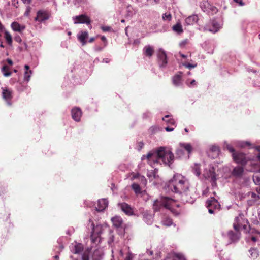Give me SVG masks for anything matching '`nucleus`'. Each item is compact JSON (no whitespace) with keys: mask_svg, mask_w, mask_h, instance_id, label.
<instances>
[{"mask_svg":"<svg viewBox=\"0 0 260 260\" xmlns=\"http://www.w3.org/2000/svg\"><path fill=\"white\" fill-rule=\"evenodd\" d=\"M94 40H95V38L94 37H92V38H90L89 42L90 43H92L94 41Z\"/></svg>","mask_w":260,"mask_h":260,"instance_id":"63","label":"nucleus"},{"mask_svg":"<svg viewBox=\"0 0 260 260\" xmlns=\"http://www.w3.org/2000/svg\"><path fill=\"white\" fill-rule=\"evenodd\" d=\"M217 12L218 9H217V8L210 4L209 12H207V13H211V14H214L216 13Z\"/></svg>","mask_w":260,"mask_h":260,"instance_id":"48","label":"nucleus"},{"mask_svg":"<svg viewBox=\"0 0 260 260\" xmlns=\"http://www.w3.org/2000/svg\"><path fill=\"white\" fill-rule=\"evenodd\" d=\"M5 38L8 44L11 45L12 43V38L11 34L7 31H5Z\"/></svg>","mask_w":260,"mask_h":260,"instance_id":"43","label":"nucleus"},{"mask_svg":"<svg viewBox=\"0 0 260 260\" xmlns=\"http://www.w3.org/2000/svg\"><path fill=\"white\" fill-rule=\"evenodd\" d=\"M179 194L181 195V200L183 203H189L191 204L193 203L194 200L191 196L189 189L188 190H186L185 192L180 193Z\"/></svg>","mask_w":260,"mask_h":260,"instance_id":"15","label":"nucleus"},{"mask_svg":"<svg viewBox=\"0 0 260 260\" xmlns=\"http://www.w3.org/2000/svg\"><path fill=\"white\" fill-rule=\"evenodd\" d=\"M224 147L232 153L233 158L236 163L243 166L246 165V170L248 168H250V161L255 159V157L249 158L247 157L245 154L243 153H235L233 147L226 142L224 143Z\"/></svg>","mask_w":260,"mask_h":260,"instance_id":"4","label":"nucleus"},{"mask_svg":"<svg viewBox=\"0 0 260 260\" xmlns=\"http://www.w3.org/2000/svg\"><path fill=\"white\" fill-rule=\"evenodd\" d=\"M251 257L253 258H256L258 256V251L256 248H251L249 250Z\"/></svg>","mask_w":260,"mask_h":260,"instance_id":"42","label":"nucleus"},{"mask_svg":"<svg viewBox=\"0 0 260 260\" xmlns=\"http://www.w3.org/2000/svg\"><path fill=\"white\" fill-rule=\"evenodd\" d=\"M119 206L126 215L129 216L133 215V210L127 204L125 203H120L119 204Z\"/></svg>","mask_w":260,"mask_h":260,"instance_id":"18","label":"nucleus"},{"mask_svg":"<svg viewBox=\"0 0 260 260\" xmlns=\"http://www.w3.org/2000/svg\"><path fill=\"white\" fill-rule=\"evenodd\" d=\"M132 187L136 193L138 194L141 193V188L139 184L137 183H133L132 185Z\"/></svg>","mask_w":260,"mask_h":260,"instance_id":"45","label":"nucleus"},{"mask_svg":"<svg viewBox=\"0 0 260 260\" xmlns=\"http://www.w3.org/2000/svg\"><path fill=\"white\" fill-rule=\"evenodd\" d=\"M89 252H84L82 254V260H89Z\"/></svg>","mask_w":260,"mask_h":260,"instance_id":"50","label":"nucleus"},{"mask_svg":"<svg viewBox=\"0 0 260 260\" xmlns=\"http://www.w3.org/2000/svg\"><path fill=\"white\" fill-rule=\"evenodd\" d=\"M15 40L17 42H21V39L20 36H17L15 37Z\"/></svg>","mask_w":260,"mask_h":260,"instance_id":"58","label":"nucleus"},{"mask_svg":"<svg viewBox=\"0 0 260 260\" xmlns=\"http://www.w3.org/2000/svg\"><path fill=\"white\" fill-rule=\"evenodd\" d=\"M174 127H170V126H167L165 128V129L166 131H168V132H170V131H172L174 130Z\"/></svg>","mask_w":260,"mask_h":260,"instance_id":"57","label":"nucleus"},{"mask_svg":"<svg viewBox=\"0 0 260 260\" xmlns=\"http://www.w3.org/2000/svg\"><path fill=\"white\" fill-rule=\"evenodd\" d=\"M248 221L244 219L243 216L239 215L236 217L235 219V222L233 226L235 231H239L241 229H243L246 232H248Z\"/></svg>","mask_w":260,"mask_h":260,"instance_id":"8","label":"nucleus"},{"mask_svg":"<svg viewBox=\"0 0 260 260\" xmlns=\"http://www.w3.org/2000/svg\"><path fill=\"white\" fill-rule=\"evenodd\" d=\"M77 38L82 45H85L87 43L86 39L88 38V32L86 31H82L78 34Z\"/></svg>","mask_w":260,"mask_h":260,"instance_id":"24","label":"nucleus"},{"mask_svg":"<svg viewBox=\"0 0 260 260\" xmlns=\"http://www.w3.org/2000/svg\"><path fill=\"white\" fill-rule=\"evenodd\" d=\"M142 160L147 159L148 163L153 168L161 161L166 165H170L174 160V156L171 149L166 147H159L156 150L149 152L143 155Z\"/></svg>","mask_w":260,"mask_h":260,"instance_id":"1","label":"nucleus"},{"mask_svg":"<svg viewBox=\"0 0 260 260\" xmlns=\"http://www.w3.org/2000/svg\"><path fill=\"white\" fill-rule=\"evenodd\" d=\"M223 25L222 21L219 19H214L211 20L204 27V31H209L212 33L218 32L221 28Z\"/></svg>","mask_w":260,"mask_h":260,"instance_id":"7","label":"nucleus"},{"mask_svg":"<svg viewBox=\"0 0 260 260\" xmlns=\"http://www.w3.org/2000/svg\"><path fill=\"white\" fill-rule=\"evenodd\" d=\"M104 256L103 250L101 248L95 250L92 254V260H101Z\"/></svg>","mask_w":260,"mask_h":260,"instance_id":"27","label":"nucleus"},{"mask_svg":"<svg viewBox=\"0 0 260 260\" xmlns=\"http://www.w3.org/2000/svg\"><path fill=\"white\" fill-rule=\"evenodd\" d=\"M172 29L174 31H175L178 34H180V33H181L183 32V29H182V25L179 23H178L176 24H175V25H174L172 27Z\"/></svg>","mask_w":260,"mask_h":260,"instance_id":"41","label":"nucleus"},{"mask_svg":"<svg viewBox=\"0 0 260 260\" xmlns=\"http://www.w3.org/2000/svg\"><path fill=\"white\" fill-rule=\"evenodd\" d=\"M157 56L159 60L161 62L162 64H164L167 63V55L162 49L160 48L158 49L157 52Z\"/></svg>","mask_w":260,"mask_h":260,"instance_id":"26","label":"nucleus"},{"mask_svg":"<svg viewBox=\"0 0 260 260\" xmlns=\"http://www.w3.org/2000/svg\"><path fill=\"white\" fill-rule=\"evenodd\" d=\"M102 30L104 32L109 31L111 29V27L108 26H102Z\"/></svg>","mask_w":260,"mask_h":260,"instance_id":"52","label":"nucleus"},{"mask_svg":"<svg viewBox=\"0 0 260 260\" xmlns=\"http://www.w3.org/2000/svg\"><path fill=\"white\" fill-rule=\"evenodd\" d=\"M250 233L251 234V239L253 242H255L258 240V238L260 237V232L252 229L250 230Z\"/></svg>","mask_w":260,"mask_h":260,"instance_id":"30","label":"nucleus"},{"mask_svg":"<svg viewBox=\"0 0 260 260\" xmlns=\"http://www.w3.org/2000/svg\"><path fill=\"white\" fill-rule=\"evenodd\" d=\"M153 214L145 211L143 213V220L148 225H151L153 221Z\"/></svg>","mask_w":260,"mask_h":260,"instance_id":"21","label":"nucleus"},{"mask_svg":"<svg viewBox=\"0 0 260 260\" xmlns=\"http://www.w3.org/2000/svg\"><path fill=\"white\" fill-rule=\"evenodd\" d=\"M101 39L102 41L105 43V46H106L107 44L106 38L105 36H103L101 37Z\"/></svg>","mask_w":260,"mask_h":260,"instance_id":"55","label":"nucleus"},{"mask_svg":"<svg viewBox=\"0 0 260 260\" xmlns=\"http://www.w3.org/2000/svg\"><path fill=\"white\" fill-rule=\"evenodd\" d=\"M186 84L189 87H191L196 86L197 82L195 80H192L189 83L188 82V81H186Z\"/></svg>","mask_w":260,"mask_h":260,"instance_id":"51","label":"nucleus"},{"mask_svg":"<svg viewBox=\"0 0 260 260\" xmlns=\"http://www.w3.org/2000/svg\"><path fill=\"white\" fill-rule=\"evenodd\" d=\"M108 202L105 199H102L98 200L96 210L101 212L105 210L108 206Z\"/></svg>","mask_w":260,"mask_h":260,"instance_id":"20","label":"nucleus"},{"mask_svg":"<svg viewBox=\"0 0 260 260\" xmlns=\"http://www.w3.org/2000/svg\"><path fill=\"white\" fill-rule=\"evenodd\" d=\"M162 223L163 225L165 226H169L172 224L173 222L171 218L169 217H166L163 219V220L162 221Z\"/></svg>","mask_w":260,"mask_h":260,"instance_id":"44","label":"nucleus"},{"mask_svg":"<svg viewBox=\"0 0 260 260\" xmlns=\"http://www.w3.org/2000/svg\"><path fill=\"white\" fill-rule=\"evenodd\" d=\"M138 177L139 178V179L141 180V181L143 182V184H146V182H147L146 179L143 176H140L138 174L134 175L132 176V179H135L136 178H138Z\"/></svg>","mask_w":260,"mask_h":260,"instance_id":"47","label":"nucleus"},{"mask_svg":"<svg viewBox=\"0 0 260 260\" xmlns=\"http://www.w3.org/2000/svg\"><path fill=\"white\" fill-rule=\"evenodd\" d=\"M255 149L259 154L255 156V159L250 161V168H248L247 171L254 172L253 181L254 183L259 185L256 188L257 192L260 194V146H257Z\"/></svg>","mask_w":260,"mask_h":260,"instance_id":"3","label":"nucleus"},{"mask_svg":"<svg viewBox=\"0 0 260 260\" xmlns=\"http://www.w3.org/2000/svg\"><path fill=\"white\" fill-rule=\"evenodd\" d=\"M74 23H86V24H90V20L89 18L85 15H81L79 16H76L73 18Z\"/></svg>","mask_w":260,"mask_h":260,"instance_id":"14","label":"nucleus"},{"mask_svg":"<svg viewBox=\"0 0 260 260\" xmlns=\"http://www.w3.org/2000/svg\"><path fill=\"white\" fill-rule=\"evenodd\" d=\"M180 146L181 148L185 149L188 153L187 157H189V154L191 153L192 150V147L189 143H180Z\"/></svg>","mask_w":260,"mask_h":260,"instance_id":"33","label":"nucleus"},{"mask_svg":"<svg viewBox=\"0 0 260 260\" xmlns=\"http://www.w3.org/2000/svg\"><path fill=\"white\" fill-rule=\"evenodd\" d=\"M210 151L214 153V156H213V158L216 157L219 155L220 153V149L218 146L217 145H212L210 148Z\"/></svg>","mask_w":260,"mask_h":260,"instance_id":"36","label":"nucleus"},{"mask_svg":"<svg viewBox=\"0 0 260 260\" xmlns=\"http://www.w3.org/2000/svg\"><path fill=\"white\" fill-rule=\"evenodd\" d=\"M154 52V47L150 45H146L143 49V54L148 57H151Z\"/></svg>","mask_w":260,"mask_h":260,"instance_id":"22","label":"nucleus"},{"mask_svg":"<svg viewBox=\"0 0 260 260\" xmlns=\"http://www.w3.org/2000/svg\"><path fill=\"white\" fill-rule=\"evenodd\" d=\"M183 73L178 72L172 78V83L173 85L176 87L180 86L182 84V76Z\"/></svg>","mask_w":260,"mask_h":260,"instance_id":"17","label":"nucleus"},{"mask_svg":"<svg viewBox=\"0 0 260 260\" xmlns=\"http://www.w3.org/2000/svg\"><path fill=\"white\" fill-rule=\"evenodd\" d=\"M2 97L8 106L12 104V100L13 97V92L12 89L8 87H2Z\"/></svg>","mask_w":260,"mask_h":260,"instance_id":"9","label":"nucleus"},{"mask_svg":"<svg viewBox=\"0 0 260 260\" xmlns=\"http://www.w3.org/2000/svg\"><path fill=\"white\" fill-rule=\"evenodd\" d=\"M10 66H3L2 72L5 77H9L11 75V72L9 71Z\"/></svg>","mask_w":260,"mask_h":260,"instance_id":"40","label":"nucleus"},{"mask_svg":"<svg viewBox=\"0 0 260 260\" xmlns=\"http://www.w3.org/2000/svg\"><path fill=\"white\" fill-rule=\"evenodd\" d=\"M165 260H185L184 257L180 254H178L176 255L175 259L172 257L171 255L168 256Z\"/></svg>","mask_w":260,"mask_h":260,"instance_id":"39","label":"nucleus"},{"mask_svg":"<svg viewBox=\"0 0 260 260\" xmlns=\"http://www.w3.org/2000/svg\"><path fill=\"white\" fill-rule=\"evenodd\" d=\"M203 175L205 178L211 179L213 183H215L216 180L215 169L213 167L210 166L208 169L206 168L204 171Z\"/></svg>","mask_w":260,"mask_h":260,"instance_id":"11","label":"nucleus"},{"mask_svg":"<svg viewBox=\"0 0 260 260\" xmlns=\"http://www.w3.org/2000/svg\"><path fill=\"white\" fill-rule=\"evenodd\" d=\"M72 118L77 122H79L80 120L82 112L81 110L78 107H74L72 109L71 111Z\"/></svg>","mask_w":260,"mask_h":260,"instance_id":"16","label":"nucleus"},{"mask_svg":"<svg viewBox=\"0 0 260 260\" xmlns=\"http://www.w3.org/2000/svg\"><path fill=\"white\" fill-rule=\"evenodd\" d=\"M172 16L170 13H166L162 15V19L164 20L170 21L171 20Z\"/></svg>","mask_w":260,"mask_h":260,"instance_id":"49","label":"nucleus"},{"mask_svg":"<svg viewBox=\"0 0 260 260\" xmlns=\"http://www.w3.org/2000/svg\"><path fill=\"white\" fill-rule=\"evenodd\" d=\"M198 21V16L197 15H192L188 16L185 20V23L187 25L194 24Z\"/></svg>","mask_w":260,"mask_h":260,"instance_id":"28","label":"nucleus"},{"mask_svg":"<svg viewBox=\"0 0 260 260\" xmlns=\"http://www.w3.org/2000/svg\"><path fill=\"white\" fill-rule=\"evenodd\" d=\"M235 2L238 4L239 6H243L244 5V3L242 2V0H233Z\"/></svg>","mask_w":260,"mask_h":260,"instance_id":"53","label":"nucleus"},{"mask_svg":"<svg viewBox=\"0 0 260 260\" xmlns=\"http://www.w3.org/2000/svg\"><path fill=\"white\" fill-rule=\"evenodd\" d=\"M231 173L236 178H241L244 174V168L242 166H236L233 169Z\"/></svg>","mask_w":260,"mask_h":260,"instance_id":"19","label":"nucleus"},{"mask_svg":"<svg viewBox=\"0 0 260 260\" xmlns=\"http://www.w3.org/2000/svg\"><path fill=\"white\" fill-rule=\"evenodd\" d=\"M22 2L24 3H25V4H29L30 3L31 0H22Z\"/></svg>","mask_w":260,"mask_h":260,"instance_id":"62","label":"nucleus"},{"mask_svg":"<svg viewBox=\"0 0 260 260\" xmlns=\"http://www.w3.org/2000/svg\"><path fill=\"white\" fill-rule=\"evenodd\" d=\"M233 144L238 147L244 148L245 147H249L251 146V144L248 141H235L233 142Z\"/></svg>","mask_w":260,"mask_h":260,"instance_id":"32","label":"nucleus"},{"mask_svg":"<svg viewBox=\"0 0 260 260\" xmlns=\"http://www.w3.org/2000/svg\"><path fill=\"white\" fill-rule=\"evenodd\" d=\"M256 218L259 220V222H260V208L257 210V216H256Z\"/></svg>","mask_w":260,"mask_h":260,"instance_id":"60","label":"nucleus"},{"mask_svg":"<svg viewBox=\"0 0 260 260\" xmlns=\"http://www.w3.org/2000/svg\"><path fill=\"white\" fill-rule=\"evenodd\" d=\"M228 236L232 241L235 242L240 238V235L238 233L235 234L233 231H230L228 232Z\"/></svg>","mask_w":260,"mask_h":260,"instance_id":"35","label":"nucleus"},{"mask_svg":"<svg viewBox=\"0 0 260 260\" xmlns=\"http://www.w3.org/2000/svg\"><path fill=\"white\" fill-rule=\"evenodd\" d=\"M110 59L109 58H104L103 59L102 63H110Z\"/></svg>","mask_w":260,"mask_h":260,"instance_id":"54","label":"nucleus"},{"mask_svg":"<svg viewBox=\"0 0 260 260\" xmlns=\"http://www.w3.org/2000/svg\"><path fill=\"white\" fill-rule=\"evenodd\" d=\"M49 18V14L44 10H39L37 12V16L35 18L36 21L42 22L48 19Z\"/></svg>","mask_w":260,"mask_h":260,"instance_id":"13","label":"nucleus"},{"mask_svg":"<svg viewBox=\"0 0 260 260\" xmlns=\"http://www.w3.org/2000/svg\"><path fill=\"white\" fill-rule=\"evenodd\" d=\"M24 80L27 82H28L30 80L32 72L30 70L29 66H24Z\"/></svg>","mask_w":260,"mask_h":260,"instance_id":"31","label":"nucleus"},{"mask_svg":"<svg viewBox=\"0 0 260 260\" xmlns=\"http://www.w3.org/2000/svg\"><path fill=\"white\" fill-rule=\"evenodd\" d=\"M113 225L116 228H120L122 224V219L120 216H116L111 218Z\"/></svg>","mask_w":260,"mask_h":260,"instance_id":"29","label":"nucleus"},{"mask_svg":"<svg viewBox=\"0 0 260 260\" xmlns=\"http://www.w3.org/2000/svg\"><path fill=\"white\" fill-rule=\"evenodd\" d=\"M89 223L88 224V228L89 226L91 228L92 231L91 235V239L93 243L99 242L100 240V235L103 232L106 230H109L107 225L105 224H97L95 226L92 222L90 219L89 221Z\"/></svg>","mask_w":260,"mask_h":260,"instance_id":"6","label":"nucleus"},{"mask_svg":"<svg viewBox=\"0 0 260 260\" xmlns=\"http://www.w3.org/2000/svg\"><path fill=\"white\" fill-rule=\"evenodd\" d=\"M12 29L19 33H22L25 29V26L24 25H21L17 22H13L11 25Z\"/></svg>","mask_w":260,"mask_h":260,"instance_id":"25","label":"nucleus"},{"mask_svg":"<svg viewBox=\"0 0 260 260\" xmlns=\"http://www.w3.org/2000/svg\"><path fill=\"white\" fill-rule=\"evenodd\" d=\"M187 43V40H185L183 41H182L180 44V45L181 46L185 45Z\"/></svg>","mask_w":260,"mask_h":260,"instance_id":"61","label":"nucleus"},{"mask_svg":"<svg viewBox=\"0 0 260 260\" xmlns=\"http://www.w3.org/2000/svg\"><path fill=\"white\" fill-rule=\"evenodd\" d=\"M176 207H178L179 204L175 200L168 197H161L159 199L156 200L153 204V209L155 211H159L164 207L173 212Z\"/></svg>","mask_w":260,"mask_h":260,"instance_id":"5","label":"nucleus"},{"mask_svg":"<svg viewBox=\"0 0 260 260\" xmlns=\"http://www.w3.org/2000/svg\"><path fill=\"white\" fill-rule=\"evenodd\" d=\"M170 115H167L162 118V120L167 124H171V125L174 126V127H175V121L173 118H170Z\"/></svg>","mask_w":260,"mask_h":260,"instance_id":"37","label":"nucleus"},{"mask_svg":"<svg viewBox=\"0 0 260 260\" xmlns=\"http://www.w3.org/2000/svg\"><path fill=\"white\" fill-rule=\"evenodd\" d=\"M210 4L207 1H203L200 4V7L205 12H209Z\"/></svg>","mask_w":260,"mask_h":260,"instance_id":"34","label":"nucleus"},{"mask_svg":"<svg viewBox=\"0 0 260 260\" xmlns=\"http://www.w3.org/2000/svg\"><path fill=\"white\" fill-rule=\"evenodd\" d=\"M146 253L148 255H152L153 254V252L150 250H147Z\"/></svg>","mask_w":260,"mask_h":260,"instance_id":"59","label":"nucleus"},{"mask_svg":"<svg viewBox=\"0 0 260 260\" xmlns=\"http://www.w3.org/2000/svg\"><path fill=\"white\" fill-rule=\"evenodd\" d=\"M30 9H31V8L29 6L27 7L26 12L25 13V15H29V13L30 12Z\"/></svg>","mask_w":260,"mask_h":260,"instance_id":"56","label":"nucleus"},{"mask_svg":"<svg viewBox=\"0 0 260 260\" xmlns=\"http://www.w3.org/2000/svg\"><path fill=\"white\" fill-rule=\"evenodd\" d=\"M168 187L172 191L179 194L188 190L190 183L186 177L180 174L176 173L170 180Z\"/></svg>","mask_w":260,"mask_h":260,"instance_id":"2","label":"nucleus"},{"mask_svg":"<svg viewBox=\"0 0 260 260\" xmlns=\"http://www.w3.org/2000/svg\"><path fill=\"white\" fill-rule=\"evenodd\" d=\"M176 155L180 158L184 157V152L182 148H180L176 150Z\"/></svg>","mask_w":260,"mask_h":260,"instance_id":"46","label":"nucleus"},{"mask_svg":"<svg viewBox=\"0 0 260 260\" xmlns=\"http://www.w3.org/2000/svg\"><path fill=\"white\" fill-rule=\"evenodd\" d=\"M125 260H132L131 255L127 256Z\"/></svg>","mask_w":260,"mask_h":260,"instance_id":"64","label":"nucleus"},{"mask_svg":"<svg viewBox=\"0 0 260 260\" xmlns=\"http://www.w3.org/2000/svg\"><path fill=\"white\" fill-rule=\"evenodd\" d=\"M192 171L196 176H199L201 174V171L199 164L197 163L194 164L193 166L192 167Z\"/></svg>","mask_w":260,"mask_h":260,"instance_id":"38","label":"nucleus"},{"mask_svg":"<svg viewBox=\"0 0 260 260\" xmlns=\"http://www.w3.org/2000/svg\"><path fill=\"white\" fill-rule=\"evenodd\" d=\"M70 249L73 253L80 254L83 250V246L82 244L75 242L70 245Z\"/></svg>","mask_w":260,"mask_h":260,"instance_id":"12","label":"nucleus"},{"mask_svg":"<svg viewBox=\"0 0 260 260\" xmlns=\"http://www.w3.org/2000/svg\"><path fill=\"white\" fill-rule=\"evenodd\" d=\"M247 196L250 198L247 201L249 206H252L259 199V196L253 192H249Z\"/></svg>","mask_w":260,"mask_h":260,"instance_id":"23","label":"nucleus"},{"mask_svg":"<svg viewBox=\"0 0 260 260\" xmlns=\"http://www.w3.org/2000/svg\"><path fill=\"white\" fill-rule=\"evenodd\" d=\"M207 207L208 208V211L210 213L213 214L214 213L213 208L218 209L219 208L220 204L217 199L215 198H211L206 202Z\"/></svg>","mask_w":260,"mask_h":260,"instance_id":"10","label":"nucleus"}]
</instances>
